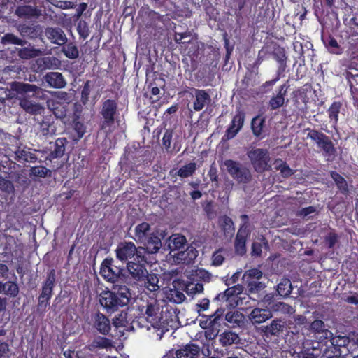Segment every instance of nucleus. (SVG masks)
Returning <instances> with one entry per match:
<instances>
[{
    "label": "nucleus",
    "instance_id": "nucleus-52",
    "mask_svg": "<svg viewBox=\"0 0 358 358\" xmlns=\"http://www.w3.org/2000/svg\"><path fill=\"white\" fill-rule=\"evenodd\" d=\"M247 0H238V8L235 11V19L236 24L241 27L243 26L245 22V18L243 16V9L245 7V1Z\"/></svg>",
    "mask_w": 358,
    "mask_h": 358
},
{
    "label": "nucleus",
    "instance_id": "nucleus-17",
    "mask_svg": "<svg viewBox=\"0 0 358 358\" xmlns=\"http://www.w3.org/2000/svg\"><path fill=\"white\" fill-rule=\"evenodd\" d=\"M142 243L144 245V248H140V249L145 250L149 254H156L162 245L157 231L152 232Z\"/></svg>",
    "mask_w": 358,
    "mask_h": 358
},
{
    "label": "nucleus",
    "instance_id": "nucleus-38",
    "mask_svg": "<svg viewBox=\"0 0 358 358\" xmlns=\"http://www.w3.org/2000/svg\"><path fill=\"white\" fill-rule=\"evenodd\" d=\"M242 224L240 226L236 237L247 239L251 234L248 215L243 214L241 215Z\"/></svg>",
    "mask_w": 358,
    "mask_h": 358
},
{
    "label": "nucleus",
    "instance_id": "nucleus-50",
    "mask_svg": "<svg viewBox=\"0 0 358 358\" xmlns=\"http://www.w3.org/2000/svg\"><path fill=\"white\" fill-rule=\"evenodd\" d=\"M196 170V164L191 162L182 166L177 171V175L181 178L191 176Z\"/></svg>",
    "mask_w": 358,
    "mask_h": 358
},
{
    "label": "nucleus",
    "instance_id": "nucleus-60",
    "mask_svg": "<svg viewBox=\"0 0 358 358\" xmlns=\"http://www.w3.org/2000/svg\"><path fill=\"white\" fill-rule=\"evenodd\" d=\"M273 59L278 62H281L287 60L285 50L284 48L278 46L275 48L272 53Z\"/></svg>",
    "mask_w": 358,
    "mask_h": 358
},
{
    "label": "nucleus",
    "instance_id": "nucleus-23",
    "mask_svg": "<svg viewBox=\"0 0 358 358\" xmlns=\"http://www.w3.org/2000/svg\"><path fill=\"white\" fill-rule=\"evenodd\" d=\"M250 321L253 324H261L272 317V313L269 309L254 308L249 316Z\"/></svg>",
    "mask_w": 358,
    "mask_h": 358
},
{
    "label": "nucleus",
    "instance_id": "nucleus-13",
    "mask_svg": "<svg viewBox=\"0 0 358 358\" xmlns=\"http://www.w3.org/2000/svg\"><path fill=\"white\" fill-rule=\"evenodd\" d=\"M324 338L329 339L331 344L336 350L340 351V353L343 352L341 350L342 348L346 349V352H352V347L356 345L355 342L351 341L349 337L341 336H334L330 331L324 332Z\"/></svg>",
    "mask_w": 358,
    "mask_h": 358
},
{
    "label": "nucleus",
    "instance_id": "nucleus-63",
    "mask_svg": "<svg viewBox=\"0 0 358 358\" xmlns=\"http://www.w3.org/2000/svg\"><path fill=\"white\" fill-rule=\"evenodd\" d=\"M91 89H90V81L87 80L83 85V87L81 91V102L83 104H86L89 101V96L90 94Z\"/></svg>",
    "mask_w": 358,
    "mask_h": 358
},
{
    "label": "nucleus",
    "instance_id": "nucleus-43",
    "mask_svg": "<svg viewBox=\"0 0 358 358\" xmlns=\"http://www.w3.org/2000/svg\"><path fill=\"white\" fill-rule=\"evenodd\" d=\"M1 293H3L9 297L14 298L17 296L19 293V287L15 282L7 281L1 282Z\"/></svg>",
    "mask_w": 358,
    "mask_h": 358
},
{
    "label": "nucleus",
    "instance_id": "nucleus-54",
    "mask_svg": "<svg viewBox=\"0 0 358 358\" xmlns=\"http://www.w3.org/2000/svg\"><path fill=\"white\" fill-rule=\"evenodd\" d=\"M264 245L266 248H268V241L262 236L260 238V242L255 241L252 245V254L255 256H260L262 252V247Z\"/></svg>",
    "mask_w": 358,
    "mask_h": 358
},
{
    "label": "nucleus",
    "instance_id": "nucleus-25",
    "mask_svg": "<svg viewBox=\"0 0 358 358\" xmlns=\"http://www.w3.org/2000/svg\"><path fill=\"white\" fill-rule=\"evenodd\" d=\"M150 224L146 222H143L135 227L134 238L137 242L143 243L149 237L152 233Z\"/></svg>",
    "mask_w": 358,
    "mask_h": 358
},
{
    "label": "nucleus",
    "instance_id": "nucleus-16",
    "mask_svg": "<svg viewBox=\"0 0 358 358\" xmlns=\"http://www.w3.org/2000/svg\"><path fill=\"white\" fill-rule=\"evenodd\" d=\"M56 281V273L54 268L50 269L48 273L45 280L42 284L41 298L43 299L45 296L47 299H51L53 294V289L55 286Z\"/></svg>",
    "mask_w": 358,
    "mask_h": 358
},
{
    "label": "nucleus",
    "instance_id": "nucleus-11",
    "mask_svg": "<svg viewBox=\"0 0 358 358\" xmlns=\"http://www.w3.org/2000/svg\"><path fill=\"white\" fill-rule=\"evenodd\" d=\"M5 153L3 157H33L30 152V148L20 143L18 138H13L10 144H7L3 148Z\"/></svg>",
    "mask_w": 358,
    "mask_h": 358
},
{
    "label": "nucleus",
    "instance_id": "nucleus-10",
    "mask_svg": "<svg viewBox=\"0 0 358 358\" xmlns=\"http://www.w3.org/2000/svg\"><path fill=\"white\" fill-rule=\"evenodd\" d=\"M188 88L189 91L185 90V92L194 97L195 99L193 101L192 107L195 111H201L206 106H208L210 103L211 98L206 90L194 87Z\"/></svg>",
    "mask_w": 358,
    "mask_h": 358
},
{
    "label": "nucleus",
    "instance_id": "nucleus-31",
    "mask_svg": "<svg viewBox=\"0 0 358 358\" xmlns=\"http://www.w3.org/2000/svg\"><path fill=\"white\" fill-rule=\"evenodd\" d=\"M343 103L339 101H334L328 108L327 113L329 119V122L332 126L335 127L337 125L338 122V115L342 108Z\"/></svg>",
    "mask_w": 358,
    "mask_h": 358
},
{
    "label": "nucleus",
    "instance_id": "nucleus-27",
    "mask_svg": "<svg viewBox=\"0 0 358 358\" xmlns=\"http://www.w3.org/2000/svg\"><path fill=\"white\" fill-rule=\"evenodd\" d=\"M45 78L48 84L54 88L61 89L66 85L64 76L59 72H50L46 74Z\"/></svg>",
    "mask_w": 358,
    "mask_h": 358
},
{
    "label": "nucleus",
    "instance_id": "nucleus-36",
    "mask_svg": "<svg viewBox=\"0 0 358 358\" xmlns=\"http://www.w3.org/2000/svg\"><path fill=\"white\" fill-rule=\"evenodd\" d=\"M238 335L231 331H224L219 336L220 344L223 347H227L234 343H238Z\"/></svg>",
    "mask_w": 358,
    "mask_h": 358
},
{
    "label": "nucleus",
    "instance_id": "nucleus-51",
    "mask_svg": "<svg viewBox=\"0 0 358 358\" xmlns=\"http://www.w3.org/2000/svg\"><path fill=\"white\" fill-rule=\"evenodd\" d=\"M262 277V272L258 268H251L245 271L243 276V282L250 280H259Z\"/></svg>",
    "mask_w": 358,
    "mask_h": 358
},
{
    "label": "nucleus",
    "instance_id": "nucleus-32",
    "mask_svg": "<svg viewBox=\"0 0 358 358\" xmlns=\"http://www.w3.org/2000/svg\"><path fill=\"white\" fill-rule=\"evenodd\" d=\"M242 291H243V286L237 285L227 288L224 292L218 294L215 299L222 301H233L232 299H234V295L241 294Z\"/></svg>",
    "mask_w": 358,
    "mask_h": 358
},
{
    "label": "nucleus",
    "instance_id": "nucleus-4",
    "mask_svg": "<svg viewBox=\"0 0 358 358\" xmlns=\"http://www.w3.org/2000/svg\"><path fill=\"white\" fill-rule=\"evenodd\" d=\"M99 114L100 117V129L106 132L110 131L120 114L117 100L103 99Z\"/></svg>",
    "mask_w": 358,
    "mask_h": 358
},
{
    "label": "nucleus",
    "instance_id": "nucleus-64",
    "mask_svg": "<svg viewBox=\"0 0 358 358\" xmlns=\"http://www.w3.org/2000/svg\"><path fill=\"white\" fill-rule=\"evenodd\" d=\"M18 55L22 59H28L36 56L35 50L28 48H20L18 51Z\"/></svg>",
    "mask_w": 358,
    "mask_h": 358
},
{
    "label": "nucleus",
    "instance_id": "nucleus-22",
    "mask_svg": "<svg viewBox=\"0 0 358 358\" xmlns=\"http://www.w3.org/2000/svg\"><path fill=\"white\" fill-rule=\"evenodd\" d=\"M266 119L261 115H257L252 119L251 130L253 135L259 139L265 137Z\"/></svg>",
    "mask_w": 358,
    "mask_h": 358
},
{
    "label": "nucleus",
    "instance_id": "nucleus-53",
    "mask_svg": "<svg viewBox=\"0 0 358 358\" xmlns=\"http://www.w3.org/2000/svg\"><path fill=\"white\" fill-rule=\"evenodd\" d=\"M338 235L332 229L324 236V242L329 249H333L338 242Z\"/></svg>",
    "mask_w": 358,
    "mask_h": 358
},
{
    "label": "nucleus",
    "instance_id": "nucleus-33",
    "mask_svg": "<svg viewBox=\"0 0 358 358\" xmlns=\"http://www.w3.org/2000/svg\"><path fill=\"white\" fill-rule=\"evenodd\" d=\"M322 39L328 51L332 54L339 55L343 52V48L337 41L331 35L322 36Z\"/></svg>",
    "mask_w": 358,
    "mask_h": 358
},
{
    "label": "nucleus",
    "instance_id": "nucleus-3",
    "mask_svg": "<svg viewBox=\"0 0 358 358\" xmlns=\"http://www.w3.org/2000/svg\"><path fill=\"white\" fill-rule=\"evenodd\" d=\"M99 273L106 282L112 284V287H128L131 285V279L127 274L125 267L117 265L110 257H107L102 261Z\"/></svg>",
    "mask_w": 358,
    "mask_h": 358
},
{
    "label": "nucleus",
    "instance_id": "nucleus-37",
    "mask_svg": "<svg viewBox=\"0 0 358 358\" xmlns=\"http://www.w3.org/2000/svg\"><path fill=\"white\" fill-rule=\"evenodd\" d=\"M62 46L61 51L67 58L75 59L79 57L78 48L74 42H66Z\"/></svg>",
    "mask_w": 358,
    "mask_h": 358
},
{
    "label": "nucleus",
    "instance_id": "nucleus-40",
    "mask_svg": "<svg viewBox=\"0 0 358 358\" xmlns=\"http://www.w3.org/2000/svg\"><path fill=\"white\" fill-rule=\"evenodd\" d=\"M69 141L66 138H57L53 144L54 150L51 152L49 157H63L66 150V145Z\"/></svg>",
    "mask_w": 358,
    "mask_h": 358
},
{
    "label": "nucleus",
    "instance_id": "nucleus-5",
    "mask_svg": "<svg viewBox=\"0 0 358 358\" xmlns=\"http://www.w3.org/2000/svg\"><path fill=\"white\" fill-rule=\"evenodd\" d=\"M306 131H308L306 138L310 139L311 143L324 155L328 157H334L336 155V148L329 136L314 129L308 128Z\"/></svg>",
    "mask_w": 358,
    "mask_h": 358
},
{
    "label": "nucleus",
    "instance_id": "nucleus-49",
    "mask_svg": "<svg viewBox=\"0 0 358 358\" xmlns=\"http://www.w3.org/2000/svg\"><path fill=\"white\" fill-rule=\"evenodd\" d=\"M203 285L201 282H197L193 280L189 282L186 294L189 296H193L196 294H200L203 292Z\"/></svg>",
    "mask_w": 358,
    "mask_h": 358
},
{
    "label": "nucleus",
    "instance_id": "nucleus-9",
    "mask_svg": "<svg viewBox=\"0 0 358 358\" xmlns=\"http://www.w3.org/2000/svg\"><path fill=\"white\" fill-rule=\"evenodd\" d=\"M245 120V111L241 107L238 106L236 108V113L233 116L232 120L227 129L225 134L222 137V140H230L234 138L239 131L243 128Z\"/></svg>",
    "mask_w": 358,
    "mask_h": 358
},
{
    "label": "nucleus",
    "instance_id": "nucleus-24",
    "mask_svg": "<svg viewBox=\"0 0 358 358\" xmlns=\"http://www.w3.org/2000/svg\"><path fill=\"white\" fill-rule=\"evenodd\" d=\"M200 348L194 343H189L176 352L174 358H196L199 356Z\"/></svg>",
    "mask_w": 358,
    "mask_h": 358
},
{
    "label": "nucleus",
    "instance_id": "nucleus-2",
    "mask_svg": "<svg viewBox=\"0 0 358 358\" xmlns=\"http://www.w3.org/2000/svg\"><path fill=\"white\" fill-rule=\"evenodd\" d=\"M131 298L130 289L126 285L112 287V290L103 291L101 293L99 302L108 313H113L120 308L127 306Z\"/></svg>",
    "mask_w": 358,
    "mask_h": 358
},
{
    "label": "nucleus",
    "instance_id": "nucleus-29",
    "mask_svg": "<svg viewBox=\"0 0 358 358\" xmlns=\"http://www.w3.org/2000/svg\"><path fill=\"white\" fill-rule=\"evenodd\" d=\"M187 245V239L185 236L181 234H174L170 237L169 247L171 250V252L175 253L176 251V252L180 251Z\"/></svg>",
    "mask_w": 358,
    "mask_h": 358
},
{
    "label": "nucleus",
    "instance_id": "nucleus-21",
    "mask_svg": "<svg viewBox=\"0 0 358 358\" xmlns=\"http://www.w3.org/2000/svg\"><path fill=\"white\" fill-rule=\"evenodd\" d=\"M39 89L34 84L25 83L22 82L14 81L10 84V90L15 92L17 95H26L30 93L34 95Z\"/></svg>",
    "mask_w": 358,
    "mask_h": 358
},
{
    "label": "nucleus",
    "instance_id": "nucleus-48",
    "mask_svg": "<svg viewBox=\"0 0 358 358\" xmlns=\"http://www.w3.org/2000/svg\"><path fill=\"white\" fill-rule=\"evenodd\" d=\"M244 282L247 287L246 290L248 294H257L265 287L264 284L259 282V280H250Z\"/></svg>",
    "mask_w": 358,
    "mask_h": 358
},
{
    "label": "nucleus",
    "instance_id": "nucleus-41",
    "mask_svg": "<svg viewBox=\"0 0 358 358\" xmlns=\"http://www.w3.org/2000/svg\"><path fill=\"white\" fill-rule=\"evenodd\" d=\"M113 347L112 341L105 336H96L92 341L89 349L92 350L94 348L108 349Z\"/></svg>",
    "mask_w": 358,
    "mask_h": 358
},
{
    "label": "nucleus",
    "instance_id": "nucleus-59",
    "mask_svg": "<svg viewBox=\"0 0 358 358\" xmlns=\"http://www.w3.org/2000/svg\"><path fill=\"white\" fill-rule=\"evenodd\" d=\"M50 174L51 171L43 166H34L31 169V175L36 177L45 178Z\"/></svg>",
    "mask_w": 358,
    "mask_h": 358
},
{
    "label": "nucleus",
    "instance_id": "nucleus-19",
    "mask_svg": "<svg viewBox=\"0 0 358 358\" xmlns=\"http://www.w3.org/2000/svg\"><path fill=\"white\" fill-rule=\"evenodd\" d=\"M15 13L19 18L29 20L38 18L41 15V10L36 6L22 5L16 8Z\"/></svg>",
    "mask_w": 358,
    "mask_h": 358
},
{
    "label": "nucleus",
    "instance_id": "nucleus-44",
    "mask_svg": "<svg viewBox=\"0 0 358 358\" xmlns=\"http://www.w3.org/2000/svg\"><path fill=\"white\" fill-rule=\"evenodd\" d=\"M308 91V88L303 86L292 92V98L296 104H299L301 102L306 104L309 101Z\"/></svg>",
    "mask_w": 358,
    "mask_h": 358
},
{
    "label": "nucleus",
    "instance_id": "nucleus-39",
    "mask_svg": "<svg viewBox=\"0 0 358 358\" xmlns=\"http://www.w3.org/2000/svg\"><path fill=\"white\" fill-rule=\"evenodd\" d=\"M293 289L291 281L288 278H282L277 285L276 291L278 294L282 298H285L292 293Z\"/></svg>",
    "mask_w": 358,
    "mask_h": 358
},
{
    "label": "nucleus",
    "instance_id": "nucleus-55",
    "mask_svg": "<svg viewBox=\"0 0 358 358\" xmlns=\"http://www.w3.org/2000/svg\"><path fill=\"white\" fill-rule=\"evenodd\" d=\"M77 31L79 34L80 38L85 40L90 34L88 24L83 20L78 21L77 24Z\"/></svg>",
    "mask_w": 358,
    "mask_h": 358
},
{
    "label": "nucleus",
    "instance_id": "nucleus-6",
    "mask_svg": "<svg viewBox=\"0 0 358 358\" xmlns=\"http://www.w3.org/2000/svg\"><path fill=\"white\" fill-rule=\"evenodd\" d=\"M116 257L118 260L125 263L133 258L132 261L143 259L141 249H138L133 242H120L115 250Z\"/></svg>",
    "mask_w": 358,
    "mask_h": 358
},
{
    "label": "nucleus",
    "instance_id": "nucleus-26",
    "mask_svg": "<svg viewBox=\"0 0 358 358\" xmlns=\"http://www.w3.org/2000/svg\"><path fill=\"white\" fill-rule=\"evenodd\" d=\"M41 27L38 25L31 24H20L18 31L23 38L31 39L36 38L40 34Z\"/></svg>",
    "mask_w": 358,
    "mask_h": 358
},
{
    "label": "nucleus",
    "instance_id": "nucleus-57",
    "mask_svg": "<svg viewBox=\"0 0 358 358\" xmlns=\"http://www.w3.org/2000/svg\"><path fill=\"white\" fill-rule=\"evenodd\" d=\"M127 316V313L121 312L120 313L115 316V317L113 319L112 324L116 328L126 327L127 324H128Z\"/></svg>",
    "mask_w": 358,
    "mask_h": 358
},
{
    "label": "nucleus",
    "instance_id": "nucleus-35",
    "mask_svg": "<svg viewBox=\"0 0 358 358\" xmlns=\"http://www.w3.org/2000/svg\"><path fill=\"white\" fill-rule=\"evenodd\" d=\"M190 280L197 282H209L211 280L212 275L203 268L192 270L190 275Z\"/></svg>",
    "mask_w": 358,
    "mask_h": 358
},
{
    "label": "nucleus",
    "instance_id": "nucleus-45",
    "mask_svg": "<svg viewBox=\"0 0 358 358\" xmlns=\"http://www.w3.org/2000/svg\"><path fill=\"white\" fill-rule=\"evenodd\" d=\"M145 283V286L146 288L150 292H155L159 289V278L158 275L155 273H148L147 272V277L145 278V281H143Z\"/></svg>",
    "mask_w": 358,
    "mask_h": 358
},
{
    "label": "nucleus",
    "instance_id": "nucleus-28",
    "mask_svg": "<svg viewBox=\"0 0 358 358\" xmlns=\"http://www.w3.org/2000/svg\"><path fill=\"white\" fill-rule=\"evenodd\" d=\"M224 310L222 308L217 309L213 314L208 316L206 322L208 327L212 329L213 331H216V334L219 331V327L221 326V322L223 320Z\"/></svg>",
    "mask_w": 358,
    "mask_h": 358
},
{
    "label": "nucleus",
    "instance_id": "nucleus-61",
    "mask_svg": "<svg viewBox=\"0 0 358 358\" xmlns=\"http://www.w3.org/2000/svg\"><path fill=\"white\" fill-rule=\"evenodd\" d=\"M73 128L77 134L78 139L81 138L85 133L86 128L85 124L80 122L78 119H74L73 121Z\"/></svg>",
    "mask_w": 358,
    "mask_h": 358
},
{
    "label": "nucleus",
    "instance_id": "nucleus-34",
    "mask_svg": "<svg viewBox=\"0 0 358 358\" xmlns=\"http://www.w3.org/2000/svg\"><path fill=\"white\" fill-rule=\"evenodd\" d=\"M330 175L341 193L347 195L349 193V188L346 180L336 171H331Z\"/></svg>",
    "mask_w": 358,
    "mask_h": 358
},
{
    "label": "nucleus",
    "instance_id": "nucleus-42",
    "mask_svg": "<svg viewBox=\"0 0 358 358\" xmlns=\"http://www.w3.org/2000/svg\"><path fill=\"white\" fill-rule=\"evenodd\" d=\"M250 294L248 293L236 294L234 295L233 301H234L236 303L237 306H239L240 309L243 310H245L250 308H251V305L250 303V300L251 299Z\"/></svg>",
    "mask_w": 358,
    "mask_h": 358
},
{
    "label": "nucleus",
    "instance_id": "nucleus-15",
    "mask_svg": "<svg viewBox=\"0 0 358 358\" xmlns=\"http://www.w3.org/2000/svg\"><path fill=\"white\" fill-rule=\"evenodd\" d=\"M93 327L101 334L108 336L111 330L110 320L99 311L96 312L92 317Z\"/></svg>",
    "mask_w": 358,
    "mask_h": 358
},
{
    "label": "nucleus",
    "instance_id": "nucleus-62",
    "mask_svg": "<svg viewBox=\"0 0 358 358\" xmlns=\"http://www.w3.org/2000/svg\"><path fill=\"white\" fill-rule=\"evenodd\" d=\"M20 106L24 109L27 112L34 113L36 111V108H38V105L34 103L32 101L22 99L20 101Z\"/></svg>",
    "mask_w": 358,
    "mask_h": 358
},
{
    "label": "nucleus",
    "instance_id": "nucleus-46",
    "mask_svg": "<svg viewBox=\"0 0 358 358\" xmlns=\"http://www.w3.org/2000/svg\"><path fill=\"white\" fill-rule=\"evenodd\" d=\"M144 148L141 146L138 142H133L128 144L124 150V157H138Z\"/></svg>",
    "mask_w": 358,
    "mask_h": 358
},
{
    "label": "nucleus",
    "instance_id": "nucleus-30",
    "mask_svg": "<svg viewBox=\"0 0 358 358\" xmlns=\"http://www.w3.org/2000/svg\"><path fill=\"white\" fill-rule=\"evenodd\" d=\"M284 327L285 322L280 319H275L269 325L264 326L262 330L266 336H278L282 332Z\"/></svg>",
    "mask_w": 358,
    "mask_h": 358
},
{
    "label": "nucleus",
    "instance_id": "nucleus-56",
    "mask_svg": "<svg viewBox=\"0 0 358 358\" xmlns=\"http://www.w3.org/2000/svg\"><path fill=\"white\" fill-rule=\"evenodd\" d=\"M241 315L238 312H228L224 317V320L231 324V327H235L239 326Z\"/></svg>",
    "mask_w": 358,
    "mask_h": 358
},
{
    "label": "nucleus",
    "instance_id": "nucleus-18",
    "mask_svg": "<svg viewBox=\"0 0 358 358\" xmlns=\"http://www.w3.org/2000/svg\"><path fill=\"white\" fill-rule=\"evenodd\" d=\"M45 35L52 43L62 45L67 42V38L64 31L59 27H48Z\"/></svg>",
    "mask_w": 358,
    "mask_h": 358
},
{
    "label": "nucleus",
    "instance_id": "nucleus-20",
    "mask_svg": "<svg viewBox=\"0 0 358 358\" xmlns=\"http://www.w3.org/2000/svg\"><path fill=\"white\" fill-rule=\"evenodd\" d=\"M287 89L288 86L286 84L280 86L277 94L272 96L268 101V108L270 110H274L284 106Z\"/></svg>",
    "mask_w": 358,
    "mask_h": 358
},
{
    "label": "nucleus",
    "instance_id": "nucleus-58",
    "mask_svg": "<svg viewBox=\"0 0 358 358\" xmlns=\"http://www.w3.org/2000/svg\"><path fill=\"white\" fill-rule=\"evenodd\" d=\"M3 41L5 43L24 45L27 41L14 35L13 34H6L3 37Z\"/></svg>",
    "mask_w": 358,
    "mask_h": 358
},
{
    "label": "nucleus",
    "instance_id": "nucleus-7",
    "mask_svg": "<svg viewBox=\"0 0 358 358\" xmlns=\"http://www.w3.org/2000/svg\"><path fill=\"white\" fill-rule=\"evenodd\" d=\"M145 263L146 260L144 257L143 259H139L134 261H129L127 263L125 269L127 274L129 275L131 279L130 285L145 281V278L147 277L148 272Z\"/></svg>",
    "mask_w": 358,
    "mask_h": 358
},
{
    "label": "nucleus",
    "instance_id": "nucleus-12",
    "mask_svg": "<svg viewBox=\"0 0 358 358\" xmlns=\"http://www.w3.org/2000/svg\"><path fill=\"white\" fill-rule=\"evenodd\" d=\"M199 255L196 248L192 244L187 245L184 250H181L173 254L175 263L180 264H190L194 262Z\"/></svg>",
    "mask_w": 358,
    "mask_h": 358
},
{
    "label": "nucleus",
    "instance_id": "nucleus-14",
    "mask_svg": "<svg viewBox=\"0 0 358 358\" xmlns=\"http://www.w3.org/2000/svg\"><path fill=\"white\" fill-rule=\"evenodd\" d=\"M173 137V131L172 129H166L162 140V145L163 149L166 150L168 154L176 155L181 149V143L178 140L179 137L175 138Z\"/></svg>",
    "mask_w": 358,
    "mask_h": 358
},
{
    "label": "nucleus",
    "instance_id": "nucleus-1",
    "mask_svg": "<svg viewBox=\"0 0 358 358\" xmlns=\"http://www.w3.org/2000/svg\"><path fill=\"white\" fill-rule=\"evenodd\" d=\"M176 317L177 316L173 315L167 307L164 310V307L161 306L157 300L152 299L147 302L145 315L138 317L136 322L139 327H146L148 329L152 327L158 330L168 331L169 327H176Z\"/></svg>",
    "mask_w": 358,
    "mask_h": 358
},
{
    "label": "nucleus",
    "instance_id": "nucleus-47",
    "mask_svg": "<svg viewBox=\"0 0 358 358\" xmlns=\"http://www.w3.org/2000/svg\"><path fill=\"white\" fill-rule=\"evenodd\" d=\"M167 299L174 303H181L185 300L186 297L182 292L171 288L167 293Z\"/></svg>",
    "mask_w": 358,
    "mask_h": 358
},
{
    "label": "nucleus",
    "instance_id": "nucleus-8",
    "mask_svg": "<svg viewBox=\"0 0 358 358\" xmlns=\"http://www.w3.org/2000/svg\"><path fill=\"white\" fill-rule=\"evenodd\" d=\"M224 166L230 176L238 183L246 184L251 180L250 171L240 163L227 159Z\"/></svg>",
    "mask_w": 358,
    "mask_h": 358
}]
</instances>
